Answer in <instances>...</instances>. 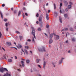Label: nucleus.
I'll list each match as a JSON object with an SVG mask.
<instances>
[{
  "instance_id": "obj_23",
  "label": "nucleus",
  "mask_w": 76,
  "mask_h": 76,
  "mask_svg": "<svg viewBox=\"0 0 76 76\" xmlns=\"http://www.w3.org/2000/svg\"><path fill=\"white\" fill-rule=\"evenodd\" d=\"M62 19L61 18H60V17H59V20L60 21V22L61 23H62V21H61Z\"/></svg>"
},
{
  "instance_id": "obj_17",
  "label": "nucleus",
  "mask_w": 76,
  "mask_h": 76,
  "mask_svg": "<svg viewBox=\"0 0 76 76\" xmlns=\"http://www.w3.org/2000/svg\"><path fill=\"white\" fill-rule=\"evenodd\" d=\"M54 14H55V17H57V16H58V15H57V13L56 12H54Z\"/></svg>"
},
{
  "instance_id": "obj_35",
  "label": "nucleus",
  "mask_w": 76,
  "mask_h": 76,
  "mask_svg": "<svg viewBox=\"0 0 76 76\" xmlns=\"http://www.w3.org/2000/svg\"><path fill=\"white\" fill-rule=\"evenodd\" d=\"M2 35V34H1V31H0V37L1 38V36Z\"/></svg>"
},
{
  "instance_id": "obj_18",
  "label": "nucleus",
  "mask_w": 76,
  "mask_h": 76,
  "mask_svg": "<svg viewBox=\"0 0 76 76\" xmlns=\"http://www.w3.org/2000/svg\"><path fill=\"white\" fill-rule=\"evenodd\" d=\"M53 6L54 7V9H56V4L55 3L53 4Z\"/></svg>"
},
{
  "instance_id": "obj_5",
  "label": "nucleus",
  "mask_w": 76,
  "mask_h": 76,
  "mask_svg": "<svg viewBox=\"0 0 76 76\" xmlns=\"http://www.w3.org/2000/svg\"><path fill=\"white\" fill-rule=\"evenodd\" d=\"M46 65V62H45V61H44L43 62V69H45V65Z\"/></svg>"
},
{
  "instance_id": "obj_27",
  "label": "nucleus",
  "mask_w": 76,
  "mask_h": 76,
  "mask_svg": "<svg viewBox=\"0 0 76 76\" xmlns=\"http://www.w3.org/2000/svg\"><path fill=\"white\" fill-rule=\"evenodd\" d=\"M56 38L57 39H59V36L57 35L56 36Z\"/></svg>"
},
{
  "instance_id": "obj_7",
  "label": "nucleus",
  "mask_w": 76,
  "mask_h": 76,
  "mask_svg": "<svg viewBox=\"0 0 76 76\" xmlns=\"http://www.w3.org/2000/svg\"><path fill=\"white\" fill-rule=\"evenodd\" d=\"M64 3L65 6H67L68 4V3L67 1H64Z\"/></svg>"
},
{
  "instance_id": "obj_49",
  "label": "nucleus",
  "mask_w": 76,
  "mask_h": 76,
  "mask_svg": "<svg viewBox=\"0 0 76 76\" xmlns=\"http://www.w3.org/2000/svg\"><path fill=\"white\" fill-rule=\"evenodd\" d=\"M23 10H26V8L25 7H23Z\"/></svg>"
},
{
  "instance_id": "obj_8",
  "label": "nucleus",
  "mask_w": 76,
  "mask_h": 76,
  "mask_svg": "<svg viewBox=\"0 0 76 76\" xmlns=\"http://www.w3.org/2000/svg\"><path fill=\"white\" fill-rule=\"evenodd\" d=\"M17 47L18 49H20L22 48V45L20 44H18V46H17Z\"/></svg>"
},
{
  "instance_id": "obj_10",
  "label": "nucleus",
  "mask_w": 76,
  "mask_h": 76,
  "mask_svg": "<svg viewBox=\"0 0 76 76\" xmlns=\"http://www.w3.org/2000/svg\"><path fill=\"white\" fill-rule=\"evenodd\" d=\"M53 42V40L51 39H50L49 41V44H51V43H52V42Z\"/></svg>"
},
{
  "instance_id": "obj_13",
  "label": "nucleus",
  "mask_w": 76,
  "mask_h": 76,
  "mask_svg": "<svg viewBox=\"0 0 76 76\" xmlns=\"http://www.w3.org/2000/svg\"><path fill=\"white\" fill-rule=\"evenodd\" d=\"M24 50L26 53V54H27V55L28 54V51H27V50H26L24 49Z\"/></svg>"
},
{
  "instance_id": "obj_32",
  "label": "nucleus",
  "mask_w": 76,
  "mask_h": 76,
  "mask_svg": "<svg viewBox=\"0 0 76 76\" xmlns=\"http://www.w3.org/2000/svg\"><path fill=\"white\" fill-rule=\"evenodd\" d=\"M25 48H26L27 50H28V49L29 48V47L28 46H26L25 47Z\"/></svg>"
},
{
  "instance_id": "obj_44",
  "label": "nucleus",
  "mask_w": 76,
  "mask_h": 76,
  "mask_svg": "<svg viewBox=\"0 0 76 76\" xmlns=\"http://www.w3.org/2000/svg\"><path fill=\"white\" fill-rule=\"evenodd\" d=\"M15 33H18V34H20V32H19L18 31H15Z\"/></svg>"
},
{
  "instance_id": "obj_42",
  "label": "nucleus",
  "mask_w": 76,
  "mask_h": 76,
  "mask_svg": "<svg viewBox=\"0 0 76 76\" xmlns=\"http://www.w3.org/2000/svg\"><path fill=\"white\" fill-rule=\"evenodd\" d=\"M9 24L7 23H5V26L7 27V25H8Z\"/></svg>"
},
{
  "instance_id": "obj_9",
  "label": "nucleus",
  "mask_w": 76,
  "mask_h": 76,
  "mask_svg": "<svg viewBox=\"0 0 76 76\" xmlns=\"http://www.w3.org/2000/svg\"><path fill=\"white\" fill-rule=\"evenodd\" d=\"M21 63L22 64L23 67H24V66H25V65H24V62L23 61H21Z\"/></svg>"
},
{
  "instance_id": "obj_33",
  "label": "nucleus",
  "mask_w": 76,
  "mask_h": 76,
  "mask_svg": "<svg viewBox=\"0 0 76 76\" xmlns=\"http://www.w3.org/2000/svg\"><path fill=\"white\" fill-rule=\"evenodd\" d=\"M70 30L71 31H73V29L72 28H70Z\"/></svg>"
},
{
  "instance_id": "obj_50",
  "label": "nucleus",
  "mask_w": 76,
  "mask_h": 76,
  "mask_svg": "<svg viewBox=\"0 0 76 76\" xmlns=\"http://www.w3.org/2000/svg\"><path fill=\"white\" fill-rule=\"evenodd\" d=\"M5 6V4H2V7H4Z\"/></svg>"
},
{
  "instance_id": "obj_62",
  "label": "nucleus",
  "mask_w": 76,
  "mask_h": 76,
  "mask_svg": "<svg viewBox=\"0 0 76 76\" xmlns=\"http://www.w3.org/2000/svg\"><path fill=\"white\" fill-rule=\"evenodd\" d=\"M23 5H24V6H25V4H26L25 3V2H24V3H23Z\"/></svg>"
},
{
  "instance_id": "obj_51",
  "label": "nucleus",
  "mask_w": 76,
  "mask_h": 76,
  "mask_svg": "<svg viewBox=\"0 0 76 76\" xmlns=\"http://www.w3.org/2000/svg\"><path fill=\"white\" fill-rule=\"evenodd\" d=\"M2 48L3 50H4V51H6V50L4 49V48L2 47Z\"/></svg>"
},
{
  "instance_id": "obj_22",
  "label": "nucleus",
  "mask_w": 76,
  "mask_h": 76,
  "mask_svg": "<svg viewBox=\"0 0 76 76\" xmlns=\"http://www.w3.org/2000/svg\"><path fill=\"white\" fill-rule=\"evenodd\" d=\"M19 38L20 39V41H21L22 39H21L23 38V37L21 36H19Z\"/></svg>"
},
{
  "instance_id": "obj_3",
  "label": "nucleus",
  "mask_w": 76,
  "mask_h": 76,
  "mask_svg": "<svg viewBox=\"0 0 76 76\" xmlns=\"http://www.w3.org/2000/svg\"><path fill=\"white\" fill-rule=\"evenodd\" d=\"M31 29H32V35L35 34V29L34 28L32 27L31 26Z\"/></svg>"
},
{
  "instance_id": "obj_63",
  "label": "nucleus",
  "mask_w": 76,
  "mask_h": 76,
  "mask_svg": "<svg viewBox=\"0 0 76 76\" xmlns=\"http://www.w3.org/2000/svg\"><path fill=\"white\" fill-rule=\"evenodd\" d=\"M15 59H17V57H16V56H15Z\"/></svg>"
},
{
  "instance_id": "obj_12",
  "label": "nucleus",
  "mask_w": 76,
  "mask_h": 76,
  "mask_svg": "<svg viewBox=\"0 0 76 76\" xmlns=\"http://www.w3.org/2000/svg\"><path fill=\"white\" fill-rule=\"evenodd\" d=\"M53 33H52L51 34H50V36L49 37V38L50 39H51L52 38V37H53Z\"/></svg>"
},
{
  "instance_id": "obj_36",
  "label": "nucleus",
  "mask_w": 76,
  "mask_h": 76,
  "mask_svg": "<svg viewBox=\"0 0 76 76\" xmlns=\"http://www.w3.org/2000/svg\"><path fill=\"white\" fill-rule=\"evenodd\" d=\"M21 50L22 51H23V52L24 53V55H25V51H24V50H23V49H21Z\"/></svg>"
},
{
  "instance_id": "obj_21",
  "label": "nucleus",
  "mask_w": 76,
  "mask_h": 76,
  "mask_svg": "<svg viewBox=\"0 0 76 76\" xmlns=\"http://www.w3.org/2000/svg\"><path fill=\"white\" fill-rule=\"evenodd\" d=\"M21 14V11H19L18 12V16H20V15Z\"/></svg>"
},
{
  "instance_id": "obj_31",
  "label": "nucleus",
  "mask_w": 76,
  "mask_h": 76,
  "mask_svg": "<svg viewBox=\"0 0 76 76\" xmlns=\"http://www.w3.org/2000/svg\"><path fill=\"white\" fill-rule=\"evenodd\" d=\"M68 28H64V31H68Z\"/></svg>"
},
{
  "instance_id": "obj_39",
  "label": "nucleus",
  "mask_w": 76,
  "mask_h": 76,
  "mask_svg": "<svg viewBox=\"0 0 76 76\" xmlns=\"http://www.w3.org/2000/svg\"><path fill=\"white\" fill-rule=\"evenodd\" d=\"M3 57H4V58L6 60H7V58H6V57L5 56H3Z\"/></svg>"
},
{
  "instance_id": "obj_43",
  "label": "nucleus",
  "mask_w": 76,
  "mask_h": 76,
  "mask_svg": "<svg viewBox=\"0 0 76 76\" xmlns=\"http://www.w3.org/2000/svg\"><path fill=\"white\" fill-rule=\"evenodd\" d=\"M4 22H7V19H4Z\"/></svg>"
},
{
  "instance_id": "obj_57",
  "label": "nucleus",
  "mask_w": 76,
  "mask_h": 76,
  "mask_svg": "<svg viewBox=\"0 0 76 76\" xmlns=\"http://www.w3.org/2000/svg\"><path fill=\"white\" fill-rule=\"evenodd\" d=\"M34 71H35V72H37V70L36 69H34Z\"/></svg>"
},
{
  "instance_id": "obj_34",
  "label": "nucleus",
  "mask_w": 76,
  "mask_h": 76,
  "mask_svg": "<svg viewBox=\"0 0 76 76\" xmlns=\"http://www.w3.org/2000/svg\"><path fill=\"white\" fill-rule=\"evenodd\" d=\"M68 10H69V8H66L65 10V11H66V12H68Z\"/></svg>"
},
{
  "instance_id": "obj_6",
  "label": "nucleus",
  "mask_w": 76,
  "mask_h": 76,
  "mask_svg": "<svg viewBox=\"0 0 76 76\" xmlns=\"http://www.w3.org/2000/svg\"><path fill=\"white\" fill-rule=\"evenodd\" d=\"M7 45L8 46H10L12 45V43L10 42H7Z\"/></svg>"
},
{
  "instance_id": "obj_25",
  "label": "nucleus",
  "mask_w": 76,
  "mask_h": 76,
  "mask_svg": "<svg viewBox=\"0 0 76 76\" xmlns=\"http://www.w3.org/2000/svg\"><path fill=\"white\" fill-rule=\"evenodd\" d=\"M0 13L1 15V18H2V19H3V14H2V12H0Z\"/></svg>"
},
{
  "instance_id": "obj_16",
  "label": "nucleus",
  "mask_w": 76,
  "mask_h": 76,
  "mask_svg": "<svg viewBox=\"0 0 76 76\" xmlns=\"http://www.w3.org/2000/svg\"><path fill=\"white\" fill-rule=\"evenodd\" d=\"M72 41L75 42V41H76V39H75V37H74L72 39Z\"/></svg>"
},
{
  "instance_id": "obj_15",
  "label": "nucleus",
  "mask_w": 76,
  "mask_h": 76,
  "mask_svg": "<svg viewBox=\"0 0 76 76\" xmlns=\"http://www.w3.org/2000/svg\"><path fill=\"white\" fill-rule=\"evenodd\" d=\"M46 19L47 20H49V18H48V16L47 14H46Z\"/></svg>"
},
{
  "instance_id": "obj_41",
  "label": "nucleus",
  "mask_w": 76,
  "mask_h": 76,
  "mask_svg": "<svg viewBox=\"0 0 76 76\" xmlns=\"http://www.w3.org/2000/svg\"><path fill=\"white\" fill-rule=\"evenodd\" d=\"M36 16L37 17H39V14H38V13H37L36 15Z\"/></svg>"
},
{
  "instance_id": "obj_1",
  "label": "nucleus",
  "mask_w": 76,
  "mask_h": 76,
  "mask_svg": "<svg viewBox=\"0 0 76 76\" xmlns=\"http://www.w3.org/2000/svg\"><path fill=\"white\" fill-rule=\"evenodd\" d=\"M38 50L39 51H44V52H46V50L45 49V47H44V46H42V48L39 47L38 48Z\"/></svg>"
},
{
  "instance_id": "obj_20",
  "label": "nucleus",
  "mask_w": 76,
  "mask_h": 76,
  "mask_svg": "<svg viewBox=\"0 0 76 76\" xmlns=\"http://www.w3.org/2000/svg\"><path fill=\"white\" fill-rule=\"evenodd\" d=\"M64 16L65 18H67L68 17V16H67V15L65 14L64 15Z\"/></svg>"
},
{
  "instance_id": "obj_55",
  "label": "nucleus",
  "mask_w": 76,
  "mask_h": 76,
  "mask_svg": "<svg viewBox=\"0 0 76 76\" xmlns=\"http://www.w3.org/2000/svg\"><path fill=\"white\" fill-rule=\"evenodd\" d=\"M25 15H26V16H28V14L27 13H25Z\"/></svg>"
},
{
  "instance_id": "obj_37",
  "label": "nucleus",
  "mask_w": 76,
  "mask_h": 76,
  "mask_svg": "<svg viewBox=\"0 0 76 76\" xmlns=\"http://www.w3.org/2000/svg\"><path fill=\"white\" fill-rule=\"evenodd\" d=\"M37 66H38V67H39V68H40V69H41V66L40 65H38Z\"/></svg>"
},
{
  "instance_id": "obj_54",
  "label": "nucleus",
  "mask_w": 76,
  "mask_h": 76,
  "mask_svg": "<svg viewBox=\"0 0 76 76\" xmlns=\"http://www.w3.org/2000/svg\"><path fill=\"white\" fill-rule=\"evenodd\" d=\"M48 3H47L46 4V6H48Z\"/></svg>"
},
{
  "instance_id": "obj_46",
  "label": "nucleus",
  "mask_w": 76,
  "mask_h": 76,
  "mask_svg": "<svg viewBox=\"0 0 76 76\" xmlns=\"http://www.w3.org/2000/svg\"><path fill=\"white\" fill-rule=\"evenodd\" d=\"M62 6V3H61L60 5V7H61Z\"/></svg>"
},
{
  "instance_id": "obj_2",
  "label": "nucleus",
  "mask_w": 76,
  "mask_h": 76,
  "mask_svg": "<svg viewBox=\"0 0 76 76\" xmlns=\"http://www.w3.org/2000/svg\"><path fill=\"white\" fill-rule=\"evenodd\" d=\"M5 71L8 72V70H7V69L6 68H2L0 69V71L1 73H3V72H4Z\"/></svg>"
},
{
  "instance_id": "obj_30",
  "label": "nucleus",
  "mask_w": 76,
  "mask_h": 76,
  "mask_svg": "<svg viewBox=\"0 0 76 76\" xmlns=\"http://www.w3.org/2000/svg\"><path fill=\"white\" fill-rule=\"evenodd\" d=\"M69 4L70 5H72L73 4V3L71 1H69Z\"/></svg>"
},
{
  "instance_id": "obj_14",
  "label": "nucleus",
  "mask_w": 76,
  "mask_h": 76,
  "mask_svg": "<svg viewBox=\"0 0 76 76\" xmlns=\"http://www.w3.org/2000/svg\"><path fill=\"white\" fill-rule=\"evenodd\" d=\"M30 62V61L29 59H27L26 60V63L28 64H29Z\"/></svg>"
},
{
  "instance_id": "obj_4",
  "label": "nucleus",
  "mask_w": 76,
  "mask_h": 76,
  "mask_svg": "<svg viewBox=\"0 0 76 76\" xmlns=\"http://www.w3.org/2000/svg\"><path fill=\"white\" fill-rule=\"evenodd\" d=\"M41 20H42V17H40L39 19V22L40 23H42V21Z\"/></svg>"
},
{
  "instance_id": "obj_28",
  "label": "nucleus",
  "mask_w": 76,
  "mask_h": 76,
  "mask_svg": "<svg viewBox=\"0 0 76 76\" xmlns=\"http://www.w3.org/2000/svg\"><path fill=\"white\" fill-rule=\"evenodd\" d=\"M37 30L38 31H41V29L40 28H38Z\"/></svg>"
},
{
  "instance_id": "obj_53",
  "label": "nucleus",
  "mask_w": 76,
  "mask_h": 76,
  "mask_svg": "<svg viewBox=\"0 0 76 76\" xmlns=\"http://www.w3.org/2000/svg\"><path fill=\"white\" fill-rule=\"evenodd\" d=\"M12 48H15V49L16 50H18V49H17V48H16L15 47H13Z\"/></svg>"
},
{
  "instance_id": "obj_48",
  "label": "nucleus",
  "mask_w": 76,
  "mask_h": 76,
  "mask_svg": "<svg viewBox=\"0 0 76 76\" xmlns=\"http://www.w3.org/2000/svg\"><path fill=\"white\" fill-rule=\"evenodd\" d=\"M33 35L34 36V37L35 38V39H36V37H35V34Z\"/></svg>"
},
{
  "instance_id": "obj_52",
  "label": "nucleus",
  "mask_w": 76,
  "mask_h": 76,
  "mask_svg": "<svg viewBox=\"0 0 76 76\" xmlns=\"http://www.w3.org/2000/svg\"><path fill=\"white\" fill-rule=\"evenodd\" d=\"M65 42L66 43H68V42H69V41H68V40L66 41Z\"/></svg>"
},
{
  "instance_id": "obj_38",
  "label": "nucleus",
  "mask_w": 76,
  "mask_h": 76,
  "mask_svg": "<svg viewBox=\"0 0 76 76\" xmlns=\"http://www.w3.org/2000/svg\"><path fill=\"white\" fill-rule=\"evenodd\" d=\"M17 12V10H15L14 11V13H16Z\"/></svg>"
},
{
  "instance_id": "obj_58",
  "label": "nucleus",
  "mask_w": 76,
  "mask_h": 76,
  "mask_svg": "<svg viewBox=\"0 0 76 76\" xmlns=\"http://www.w3.org/2000/svg\"><path fill=\"white\" fill-rule=\"evenodd\" d=\"M60 13H62V11H61V10H60Z\"/></svg>"
},
{
  "instance_id": "obj_11",
  "label": "nucleus",
  "mask_w": 76,
  "mask_h": 76,
  "mask_svg": "<svg viewBox=\"0 0 76 76\" xmlns=\"http://www.w3.org/2000/svg\"><path fill=\"white\" fill-rule=\"evenodd\" d=\"M68 8L69 9H70L72 8V6L70 5H69L68 6Z\"/></svg>"
},
{
  "instance_id": "obj_26",
  "label": "nucleus",
  "mask_w": 76,
  "mask_h": 76,
  "mask_svg": "<svg viewBox=\"0 0 76 76\" xmlns=\"http://www.w3.org/2000/svg\"><path fill=\"white\" fill-rule=\"evenodd\" d=\"M36 62L37 63H39V59H37L36 60Z\"/></svg>"
},
{
  "instance_id": "obj_29",
  "label": "nucleus",
  "mask_w": 76,
  "mask_h": 76,
  "mask_svg": "<svg viewBox=\"0 0 76 76\" xmlns=\"http://www.w3.org/2000/svg\"><path fill=\"white\" fill-rule=\"evenodd\" d=\"M62 62H63V60H61V61H59V64H61V63H62Z\"/></svg>"
},
{
  "instance_id": "obj_24",
  "label": "nucleus",
  "mask_w": 76,
  "mask_h": 76,
  "mask_svg": "<svg viewBox=\"0 0 76 76\" xmlns=\"http://www.w3.org/2000/svg\"><path fill=\"white\" fill-rule=\"evenodd\" d=\"M32 42L33 43H35V40H34V37H32Z\"/></svg>"
},
{
  "instance_id": "obj_60",
  "label": "nucleus",
  "mask_w": 76,
  "mask_h": 76,
  "mask_svg": "<svg viewBox=\"0 0 76 76\" xmlns=\"http://www.w3.org/2000/svg\"><path fill=\"white\" fill-rule=\"evenodd\" d=\"M64 58H61V60H64Z\"/></svg>"
},
{
  "instance_id": "obj_19",
  "label": "nucleus",
  "mask_w": 76,
  "mask_h": 76,
  "mask_svg": "<svg viewBox=\"0 0 76 76\" xmlns=\"http://www.w3.org/2000/svg\"><path fill=\"white\" fill-rule=\"evenodd\" d=\"M8 61L10 63H11V62L12 61V59H8Z\"/></svg>"
},
{
  "instance_id": "obj_56",
  "label": "nucleus",
  "mask_w": 76,
  "mask_h": 76,
  "mask_svg": "<svg viewBox=\"0 0 76 76\" xmlns=\"http://www.w3.org/2000/svg\"><path fill=\"white\" fill-rule=\"evenodd\" d=\"M6 30L7 31H8V28H6Z\"/></svg>"
},
{
  "instance_id": "obj_40",
  "label": "nucleus",
  "mask_w": 76,
  "mask_h": 76,
  "mask_svg": "<svg viewBox=\"0 0 76 76\" xmlns=\"http://www.w3.org/2000/svg\"><path fill=\"white\" fill-rule=\"evenodd\" d=\"M46 28H49V26H48V25H46Z\"/></svg>"
},
{
  "instance_id": "obj_61",
  "label": "nucleus",
  "mask_w": 76,
  "mask_h": 76,
  "mask_svg": "<svg viewBox=\"0 0 76 76\" xmlns=\"http://www.w3.org/2000/svg\"><path fill=\"white\" fill-rule=\"evenodd\" d=\"M48 13H50V10H48Z\"/></svg>"
},
{
  "instance_id": "obj_59",
  "label": "nucleus",
  "mask_w": 76,
  "mask_h": 76,
  "mask_svg": "<svg viewBox=\"0 0 76 76\" xmlns=\"http://www.w3.org/2000/svg\"><path fill=\"white\" fill-rule=\"evenodd\" d=\"M52 64H53V65H54V62H52Z\"/></svg>"
},
{
  "instance_id": "obj_47",
  "label": "nucleus",
  "mask_w": 76,
  "mask_h": 76,
  "mask_svg": "<svg viewBox=\"0 0 76 76\" xmlns=\"http://www.w3.org/2000/svg\"><path fill=\"white\" fill-rule=\"evenodd\" d=\"M27 41H29V42H30V41H31V40L30 39H27Z\"/></svg>"
},
{
  "instance_id": "obj_45",
  "label": "nucleus",
  "mask_w": 76,
  "mask_h": 76,
  "mask_svg": "<svg viewBox=\"0 0 76 76\" xmlns=\"http://www.w3.org/2000/svg\"><path fill=\"white\" fill-rule=\"evenodd\" d=\"M66 37H67V35H69V33H66Z\"/></svg>"
},
{
  "instance_id": "obj_64",
  "label": "nucleus",
  "mask_w": 76,
  "mask_h": 76,
  "mask_svg": "<svg viewBox=\"0 0 76 76\" xmlns=\"http://www.w3.org/2000/svg\"><path fill=\"white\" fill-rule=\"evenodd\" d=\"M11 10H13V8H11Z\"/></svg>"
}]
</instances>
